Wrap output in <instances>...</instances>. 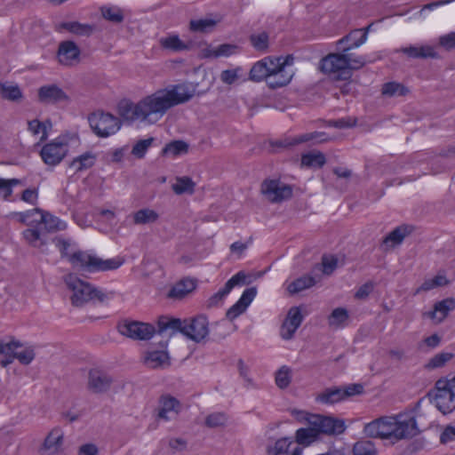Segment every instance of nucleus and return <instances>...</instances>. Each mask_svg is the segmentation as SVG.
Returning a JSON list of instances; mask_svg holds the SVG:
<instances>
[{"label": "nucleus", "mask_w": 455, "mask_h": 455, "mask_svg": "<svg viewBox=\"0 0 455 455\" xmlns=\"http://www.w3.org/2000/svg\"><path fill=\"white\" fill-rule=\"evenodd\" d=\"M419 430L415 417L399 414L395 417H380L363 427V433L370 438L389 439L394 442L416 436Z\"/></svg>", "instance_id": "1"}, {"label": "nucleus", "mask_w": 455, "mask_h": 455, "mask_svg": "<svg viewBox=\"0 0 455 455\" xmlns=\"http://www.w3.org/2000/svg\"><path fill=\"white\" fill-rule=\"evenodd\" d=\"M194 91L182 84L175 85L171 90H160L139 101V109L142 114V121L151 122V116L162 117L168 109L190 100Z\"/></svg>", "instance_id": "2"}, {"label": "nucleus", "mask_w": 455, "mask_h": 455, "mask_svg": "<svg viewBox=\"0 0 455 455\" xmlns=\"http://www.w3.org/2000/svg\"><path fill=\"white\" fill-rule=\"evenodd\" d=\"M52 242L59 249L61 258H67L74 267H78L82 270L90 273L115 270L124 263V259L121 257L103 259L96 255L80 250L72 254H68V250L70 246V241L61 236H55Z\"/></svg>", "instance_id": "3"}, {"label": "nucleus", "mask_w": 455, "mask_h": 455, "mask_svg": "<svg viewBox=\"0 0 455 455\" xmlns=\"http://www.w3.org/2000/svg\"><path fill=\"white\" fill-rule=\"evenodd\" d=\"M365 63L366 60L362 56L355 57L349 52H341L330 53L323 58L319 68L334 81H347L352 76V70L361 68Z\"/></svg>", "instance_id": "4"}, {"label": "nucleus", "mask_w": 455, "mask_h": 455, "mask_svg": "<svg viewBox=\"0 0 455 455\" xmlns=\"http://www.w3.org/2000/svg\"><path fill=\"white\" fill-rule=\"evenodd\" d=\"M34 211L40 214L39 222L44 225V230H40L38 228H28L23 231V237L29 245L40 249L42 252H44V246L47 243L46 233L65 230L67 224L58 217L42 209L35 208Z\"/></svg>", "instance_id": "5"}, {"label": "nucleus", "mask_w": 455, "mask_h": 455, "mask_svg": "<svg viewBox=\"0 0 455 455\" xmlns=\"http://www.w3.org/2000/svg\"><path fill=\"white\" fill-rule=\"evenodd\" d=\"M64 282L68 288L73 292L70 299L72 304L76 307H81L92 300L103 302L108 299V293L81 280L75 274L65 275Z\"/></svg>", "instance_id": "6"}, {"label": "nucleus", "mask_w": 455, "mask_h": 455, "mask_svg": "<svg viewBox=\"0 0 455 455\" xmlns=\"http://www.w3.org/2000/svg\"><path fill=\"white\" fill-rule=\"evenodd\" d=\"M427 397L430 402L435 403L436 408L443 413L447 414L455 410V376L451 379L440 378L430 389Z\"/></svg>", "instance_id": "7"}, {"label": "nucleus", "mask_w": 455, "mask_h": 455, "mask_svg": "<svg viewBox=\"0 0 455 455\" xmlns=\"http://www.w3.org/2000/svg\"><path fill=\"white\" fill-rule=\"evenodd\" d=\"M88 121L91 129L100 138H107L116 133L122 125L119 118L103 111L90 114Z\"/></svg>", "instance_id": "8"}, {"label": "nucleus", "mask_w": 455, "mask_h": 455, "mask_svg": "<svg viewBox=\"0 0 455 455\" xmlns=\"http://www.w3.org/2000/svg\"><path fill=\"white\" fill-rule=\"evenodd\" d=\"M117 330L121 335L133 340H149L156 333L153 324L128 319L118 323Z\"/></svg>", "instance_id": "9"}, {"label": "nucleus", "mask_w": 455, "mask_h": 455, "mask_svg": "<svg viewBox=\"0 0 455 455\" xmlns=\"http://www.w3.org/2000/svg\"><path fill=\"white\" fill-rule=\"evenodd\" d=\"M261 193L271 203H281L292 196V188L279 180H265L261 183Z\"/></svg>", "instance_id": "10"}, {"label": "nucleus", "mask_w": 455, "mask_h": 455, "mask_svg": "<svg viewBox=\"0 0 455 455\" xmlns=\"http://www.w3.org/2000/svg\"><path fill=\"white\" fill-rule=\"evenodd\" d=\"M209 323L207 317L203 315L192 318L184 319L183 334L188 339L196 343L204 339L209 333Z\"/></svg>", "instance_id": "11"}, {"label": "nucleus", "mask_w": 455, "mask_h": 455, "mask_svg": "<svg viewBox=\"0 0 455 455\" xmlns=\"http://www.w3.org/2000/svg\"><path fill=\"white\" fill-rule=\"evenodd\" d=\"M68 153V143L56 139L43 146L40 156L45 164L55 166L64 159Z\"/></svg>", "instance_id": "12"}, {"label": "nucleus", "mask_w": 455, "mask_h": 455, "mask_svg": "<svg viewBox=\"0 0 455 455\" xmlns=\"http://www.w3.org/2000/svg\"><path fill=\"white\" fill-rule=\"evenodd\" d=\"M311 425L316 427L319 436L325 435H339L345 432V421L331 416H324L316 414Z\"/></svg>", "instance_id": "13"}, {"label": "nucleus", "mask_w": 455, "mask_h": 455, "mask_svg": "<svg viewBox=\"0 0 455 455\" xmlns=\"http://www.w3.org/2000/svg\"><path fill=\"white\" fill-rule=\"evenodd\" d=\"M113 377L100 368H92L88 372L87 388L93 394L108 392L112 384Z\"/></svg>", "instance_id": "14"}, {"label": "nucleus", "mask_w": 455, "mask_h": 455, "mask_svg": "<svg viewBox=\"0 0 455 455\" xmlns=\"http://www.w3.org/2000/svg\"><path fill=\"white\" fill-rule=\"evenodd\" d=\"M302 321L303 315L301 314L300 308L299 307H291L288 311L285 320L281 326V337L285 340L291 339L296 331L300 326Z\"/></svg>", "instance_id": "15"}, {"label": "nucleus", "mask_w": 455, "mask_h": 455, "mask_svg": "<svg viewBox=\"0 0 455 455\" xmlns=\"http://www.w3.org/2000/svg\"><path fill=\"white\" fill-rule=\"evenodd\" d=\"M81 51L73 41H62L59 44L58 60L61 65L73 66L79 61Z\"/></svg>", "instance_id": "16"}, {"label": "nucleus", "mask_w": 455, "mask_h": 455, "mask_svg": "<svg viewBox=\"0 0 455 455\" xmlns=\"http://www.w3.org/2000/svg\"><path fill=\"white\" fill-rule=\"evenodd\" d=\"M38 100L44 104H56L61 101H68V94L57 84H48L38 89Z\"/></svg>", "instance_id": "17"}, {"label": "nucleus", "mask_w": 455, "mask_h": 455, "mask_svg": "<svg viewBox=\"0 0 455 455\" xmlns=\"http://www.w3.org/2000/svg\"><path fill=\"white\" fill-rule=\"evenodd\" d=\"M257 294L256 287L247 288L242 294L241 298L236 303L229 307L226 313V317L229 321L235 320L240 315H242L249 305L251 303Z\"/></svg>", "instance_id": "18"}, {"label": "nucleus", "mask_w": 455, "mask_h": 455, "mask_svg": "<svg viewBox=\"0 0 455 455\" xmlns=\"http://www.w3.org/2000/svg\"><path fill=\"white\" fill-rule=\"evenodd\" d=\"M184 320L176 318L169 315H161L157 320V330L156 333L159 335L166 334L172 337L177 333L183 334Z\"/></svg>", "instance_id": "19"}, {"label": "nucleus", "mask_w": 455, "mask_h": 455, "mask_svg": "<svg viewBox=\"0 0 455 455\" xmlns=\"http://www.w3.org/2000/svg\"><path fill=\"white\" fill-rule=\"evenodd\" d=\"M302 447L295 444L290 437L278 439L274 446H268L267 452L268 455H301Z\"/></svg>", "instance_id": "20"}, {"label": "nucleus", "mask_w": 455, "mask_h": 455, "mask_svg": "<svg viewBox=\"0 0 455 455\" xmlns=\"http://www.w3.org/2000/svg\"><path fill=\"white\" fill-rule=\"evenodd\" d=\"M273 65V57L271 56L255 62L249 72V80L256 83L265 80L267 84V78L270 76Z\"/></svg>", "instance_id": "21"}, {"label": "nucleus", "mask_w": 455, "mask_h": 455, "mask_svg": "<svg viewBox=\"0 0 455 455\" xmlns=\"http://www.w3.org/2000/svg\"><path fill=\"white\" fill-rule=\"evenodd\" d=\"M409 59H439L438 52L431 45H409L396 50Z\"/></svg>", "instance_id": "22"}, {"label": "nucleus", "mask_w": 455, "mask_h": 455, "mask_svg": "<svg viewBox=\"0 0 455 455\" xmlns=\"http://www.w3.org/2000/svg\"><path fill=\"white\" fill-rule=\"evenodd\" d=\"M413 231V227L410 225H401L392 230L387 236L384 237L381 243V247L387 251L389 247L395 244H400L403 239L411 235Z\"/></svg>", "instance_id": "23"}, {"label": "nucleus", "mask_w": 455, "mask_h": 455, "mask_svg": "<svg viewBox=\"0 0 455 455\" xmlns=\"http://www.w3.org/2000/svg\"><path fill=\"white\" fill-rule=\"evenodd\" d=\"M292 76L293 73L283 68H279L278 66L274 64L270 76L267 78V85L273 90L284 87L290 84Z\"/></svg>", "instance_id": "24"}, {"label": "nucleus", "mask_w": 455, "mask_h": 455, "mask_svg": "<svg viewBox=\"0 0 455 455\" xmlns=\"http://www.w3.org/2000/svg\"><path fill=\"white\" fill-rule=\"evenodd\" d=\"M97 160V156L92 151L75 157L69 164L68 167L74 169L75 173L81 172L94 166Z\"/></svg>", "instance_id": "25"}, {"label": "nucleus", "mask_w": 455, "mask_h": 455, "mask_svg": "<svg viewBox=\"0 0 455 455\" xmlns=\"http://www.w3.org/2000/svg\"><path fill=\"white\" fill-rule=\"evenodd\" d=\"M320 438L316 427L307 425V427L299 428L295 434V444L299 446H308Z\"/></svg>", "instance_id": "26"}, {"label": "nucleus", "mask_w": 455, "mask_h": 455, "mask_svg": "<svg viewBox=\"0 0 455 455\" xmlns=\"http://www.w3.org/2000/svg\"><path fill=\"white\" fill-rule=\"evenodd\" d=\"M159 403L161 407L158 411L157 417L164 420H169V417L167 416L168 412L175 411L178 413L180 407V401L169 394L162 395L159 398Z\"/></svg>", "instance_id": "27"}, {"label": "nucleus", "mask_w": 455, "mask_h": 455, "mask_svg": "<svg viewBox=\"0 0 455 455\" xmlns=\"http://www.w3.org/2000/svg\"><path fill=\"white\" fill-rule=\"evenodd\" d=\"M196 287V283L193 279L184 278L172 287L168 292V297L172 299H182L194 291Z\"/></svg>", "instance_id": "28"}, {"label": "nucleus", "mask_w": 455, "mask_h": 455, "mask_svg": "<svg viewBox=\"0 0 455 455\" xmlns=\"http://www.w3.org/2000/svg\"><path fill=\"white\" fill-rule=\"evenodd\" d=\"M118 113L122 118L126 121L133 122L142 120L141 111L139 109V102L134 104L130 101H122L118 105Z\"/></svg>", "instance_id": "29"}, {"label": "nucleus", "mask_w": 455, "mask_h": 455, "mask_svg": "<svg viewBox=\"0 0 455 455\" xmlns=\"http://www.w3.org/2000/svg\"><path fill=\"white\" fill-rule=\"evenodd\" d=\"M315 400L320 403L333 404L345 399L341 387H334L325 388L322 393L317 395Z\"/></svg>", "instance_id": "30"}, {"label": "nucleus", "mask_w": 455, "mask_h": 455, "mask_svg": "<svg viewBox=\"0 0 455 455\" xmlns=\"http://www.w3.org/2000/svg\"><path fill=\"white\" fill-rule=\"evenodd\" d=\"M325 163V156L320 151H310L301 156V165L307 168H322Z\"/></svg>", "instance_id": "31"}, {"label": "nucleus", "mask_w": 455, "mask_h": 455, "mask_svg": "<svg viewBox=\"0 0 455 455\" xmlns=\"http://www.w3.org/2000/svg\"><path fill=\"white\" fill-rule=\"evenodd\" d=\"M361 29H354L337 42V47L340 52H347L354 48H357Z\"/></svg>", "instance_id": "32"}, {"label": "nucleus", "mask_w": 455, "mask_h": 455, "mask_svg": "<svg viewBox=\"0 0 455 455\" xmlns=\"http://www.w3.org/2000/svg\"><path fill=\"white\" fill-rule=\"evenodd\" d=\"M315 284V279L310 275L300 276L289 283L287 290L291 294H297Z\"/></svg>", "instance_id": "33"}, {"label": "nucleus", "mask_w": 455, "mask_h": 455, "mask_svg": "<svg viewBox=\"0 0 455 455\" xmlns=\"http://www.w3.org/2000/svg\"><path fill=\"white\" fill-rule=\"evenodd\" d=\"M455 357V355L451 352H441L431 357L425 364V369L428 371L443 368Z\"/></svg>", "instance_id": "34"}, {"label": "nucleus", "mask_w": 455, "mask_h": 455, "mask_svg": "<svg viewBox=\"0 0 455 455\" xmlns=\"http://www.w3.org/2000/svg\"><path fill=\"white\" fill-rule=\"evenodd\" d=\"M0 95L2 99L10 101H19L22 99L23 93L17 84H7L0 82Z\"/></svg>", "instance_id": "35"}, {"label": "nucleus", "mask_w": 455, "mask_h": 455, "mask_svg": "<svg viewBox=\"0 0 455 455\" xmlns=\"http://www.w3.org/2000/svg\"><path fill=\"white\" fill-rule=\"evenodd\" d=\"M158 218V213L148 208L140 209L133 213V222L136 225L154 223Z\"/></svg>", "instance_id": "36"}, {"label": "nucleus", "mask_w": 455, "mask_h": 455, "mask_svg": "<svg viewBox=\"0 0 455 455\" xmlns=\"http://www.w3.org/2000/svg\"><path fill=\"white\" fill-rule=\"evenodd\" d=\"M63 432L60 427H54L45 437L43 448L46 451L54 449L55 451L62 444Z\"/></svg>", "instance_id": "37"}, {"label": "nucleus", "mask_w": 455, "mask_h": 455, "mask_svg": "<svg viewBox=\"0 0 455 455\" xmlns=\"http://www.w3.org/2000/svg\"><path fill=\"white\" fill-rule=\"evenodd\" d=\"M455 308V299L447 298L441 301H438L434 306V310L428 313L430 318H435V314L438 312L442 315L441 319L447 316L450 311Z\"/></svg>", "instance_id": "38"}, {"label": "nucleus", "mask_w": 455, "mask_h": 455, "mask_svg": "<svg viewBox=\"0 0 455 455\" xmlns=\"http://www.w3.org/2000/svg\"><path fill=\"white\" fill-rule=\"evenodd\" d=\"M160 44L164 49L172 50L173 52H181L189 49V46L181 41L177 35L161 38Z\"/></svg>", "instance_id": "39"}, {"label": "nucleus", "mask_w": 455, "mask_h": 455, "mask_svg": "<svg viewBox=\"0 0 455 455\" xmlns=\"http://www.w3.org/2000/svg\"><path fill=\"white\" fill-rule=\"evenodd\" d=\"M188 151V144L183 140H172L166 144L162 149V156L172 155L177 156L187 154Z\"/></svg>", "instance_id": "40"}, {"label": "nucleus", "mask_w": 455, "mask_h": 455, "mask_svg": "<svg viewBox=\"0 0 455 455\" xmlns=\"http://www.w3.org/2000/svg\"><path fill=\"white\" fill-rule=\"evenodd\" d=\"M168 358V354L165 351H152L148 352L145 358V363L148 367L156 369L162 367L167 362Z\"/></svg>", "instance_id": "41"}, {"label": "nucleus", "mask_w": 455, "mask_h": 455, "mask_svg": "<svg viewBox=\"0 0 455 455\" xmlns=\"http://www.w3.org/2000/svg\"><path fill=\"white\" fill-rule=\"evenodd\" d=\"M353 455H378V451L373 442L359 440L353 446Z\"/></svg>", "instance_id": "42"}, {"label": "nucleus", "mask_w": 455, "mask_h": 455, "mask_svg": "<svg viewBox=\"0 0 455 455\" xmlns=\"http://www.w3.org/2000/svg\"><path fill=\"white\" fill-rule=\"evenodd\" d=\"M195 185V182L189 177L184 176L177 179V182L172 185V190L177 195L193 194Z\"/></svg>", "instance_id": "43"}, {"label": "nucleus", "mask_w": 455, "mask_h": 455, "mask_svg": "<svg viewBox=\"0 0 455 455\" xmlns=\"http://www.w3.org/2000/svg\"><path fill=\"white\" fill-rule=\"evenodd\" d=\"M349 315L346 308L337 307L331 313L328 322L330 326L341 327L347 321Z\"/></svg>", "instance_id": "44"}, {"label": "nucleus", "mask_w": 455, "mask_h": 455, "mask_svg": "<svg viewBox=\"0 0 455 455\" xmlns=\"http://www.w3.org/2000/svg\"><path fill=\"white\" fill-rule=\"evenodd\" d=\"M381 92L382 94L387 96H404L409 92V90L407 87L399 83L388 82L384 84Z\"/></svg>", "instance_id": "45"}, {"label": "nucleus", "mask_w": 455, "mask_h": 455, "mask_svg": "<svg viewBox=\"0 0 455 455\" xmlns=\"http://www.w3.org/2000/svg\"><path fill=\"white\" fill-rule=\"evenodd\" d=\"M291 380V371L289 367L283 365L275 373V384L281 388H286Z\"/></svg>", "instance_id": "46"}, {"label": "nucleus", "mask_w": 455, "mask_h": 455, "mask_svg": "<svg viewBox=\"0 0 455 455\" xmlns=\"http://www.w3.org/2000/svg\"><path fill=\"white\" fill-rule=\"evenodd\" d=\"M228 421V417L224 412H213L209 414L204 420L207 427L214 428L223 427Z\"/></svg>", "instance_id": "47"}, {"label": "nucleus", "mask_w": 455, "mask_h": 455, "mask_svg": "<svg viewBox=\"0 0 455 455\" xmlns=\"http://www.w3.org/2000/svg\"><path fill=\"white\" fill-rule=\"evenodd\" d=\"M13 356H15V359H17L21 364L28 365L35 359L36 353L32 347H27L20 352L13 349Z\"/></svg>", "instance_id": "48"}, {"label": "nucleus", "mask_w": 455, "mask_h": 455, "mask_svg": "<svg viewBox=\"0 0 455 455\" xmlns=\"http://www.w3.org/2000/svg\"><path fill=\"white\" fill-rule=\"evenodd\" d=\"M315 140L318 142H325L328 140L327 134L323 132H313L309 133L301 134L293 139V143H304Z\"/></svg>", "instance_id": "49"}, {"label": "nucleus", "mask_w": 455, "mask_h": 455, "mask_svg": "<svg viewBox=\"0 0 455 455\" xmlns=\"http://www.w3.org/2000/svg\"><path fill=\"white\" fill-rule=\"evenodd\" d=\"M243 68L236 67L233 69H226L220 73V80L222 83L231 85L235 84L242 76Z\"/></svg>", "instance_id": "50"}, {"label": "nucleus", "mask_w": 455, "mask_h": 455, "mask_svg": "<svg viewBox=\"0 0 455 455\" xmlns=\"http://www.w3.org/2000/svg\"><path fill=\"white\" fill-rule=\"evenodd\" d=\"M154 138L139 140L132 148V154L139 159L145 156L148 148L152 145Z\"/></svg>", "instance_id": "51"}, {"label": "nucleus", "mask_w": 455, "mask_h": 455, "mask_svg": "<svg viewBox=\"0 0 455 455\" xmlns=\"http://www.w3.org/2000/svg\"><path fill=\"white\" fill-rule=\"evenodd\" d=\"M250 41L252 46L258 51L264 52L268 48V35L266 32L251 35Z\"/></svg>", "instance_id": "52"}, {"label": "nucleus", "mask_w": 455, "mask_h": 455, "mask_svg": "<svg viewBox=\"0 0 455 455\" xmlns=\"http://www.w3.org/2000/svg\"><path fill=\"white\" fill-rule=\"evenodd\" d=\"M102 16L112 22L121 23L124 20L123 12L118 8L103 7L101 9Z\"/></svg>", "instance_id": "53"}, {"label": "nucleus", "mask_w": 455, "mask_h": 455, "mask_svg": "<svg viewBox=\"0 0 455 455\" xmlns=\"http://www.w3.org/2000/svg\"><path fill=\"white\" fill-rule=\"evenodd\" d=\"M28 129L34 135H37L42 132L41 140H45L48 137V133L45 127V123L40 122L38 119H34L28 122Z\"/></svg>", "instance_id": "54"}, {"label": "nucleus", "mask_w": 455, "mask_h": 455, "mask_svg": "<svg viewBox=\"0 0 455 455\" xmlns=\"http://www.w3.org/2000/svg\"><path fill=\"white\" fill-rule=\"evenodd\" d=\"M341 389L343 391L344 399L354 395H362L364 391L363 385L361 383L349 384L341 387Z\"/></svg>", "instance_id": "55"}, {"label": "nucleus", "mask_w": 455, "mask_h": 455, "mask_svg": "<svg viewBox=\"0 0 455 455\" xmlns=\"http://www.w3.org/2000/svg\"><path fill=\"white\" fill-rule=\"evenodd\" d=\"M238 49V46L232 44H222L219 45L215 49L214 58H219L221 56L228 57L232 54H234L236 50Z\"/></svg>", "instance_id": "56"}, {"label": "nucleus", "mask_w": 455, "mask_h": 455, "mask_svg": "<svg viewBox=\"0 0 455 455\" xmlns=\"http://www.w3.org/2000/svg\"><path fill=\"white\" fill-rule=\"evenodd\" d=\"M291 413L298 422L307 425H311V422L314 421L313 418L316 415L297 409L291 410Z\"/></svg>", "instance_id": "57"}, {"label": "nucleus", "mask_w": 455, "mask_h": 455, "mask_svg": "<svg viewBox=\"0 0 455 455\" xmlns=\"http://www.w3.org/2000/svg\"><path fill=\"white\" fill-rule=\"evenodd\" d=\"M215 21L212 20H191L189 28L192 31L204 32L207 28L213 27Z\"/></svg>", "instance_id": "58"}, {"label": "nucleus", "mask_w": 455, "mask_h": 455, "mask_svg": "<svg viewBox=\"0 0 455 455\" xmlns=\"http://www.w3.org/2000/svg\"><path fill=\"white\" fill-rule=\"evenodd\" d=\"M323 272L325 275H331L338 265V259L335 256L323 255L322 258Z\"/></svg>", "instance_id": "59"}, {"label": "nucleus", "mask_w": 455, "mask_h": 455, "mask_svg": "<svg viewBox=\"0 0 455 455\" xmlns=\"http://www.w3.org/2000/svg\"><path fill=\"white\" fill-rule=\"evenodd\" d=\"M229 292L230 291L227 290V287L224 285L222 289H220L218 292L214 293L208 299L207 307H212L218 306Z\"/></svg>", "instance_id": "60"}, {"label": "nucleus", "mask_w": 455, "mask_h": 455, "mask_svg": "<svg viewBox=\"0 0 455 455\" xmlns=\"http://www.w3.org/2000/svg\"><path fill=\"white\" fill-rule=\"evenodd\" d=\"M438 42L439 45L447 51L455 49V32L441 36Z\"/></svg>", "instance_id": "61"}, {"label": "nucleus", "mask_w": 455, "mask_h": 455, "mask_svg": "<svg viewBox=\"0 0 455 455\" xmlns=\"http://www.w3.org/2000/svg\"><path fill=\"white\" fill-rule=\"evenodd\" d=\"M246 275L243 271H239L235 275H233L226 283L225 286L227 290H231L238 284H242L245 283Z\"/></svg>", "instance_id": "62"}, {"label": "nucleus", "mask_w": 455, "mask_h": 455, "mask_svg": "<svg viewBox=\"0 0 455 455\" xmlns=\"http://www.w3.org/2000/svg\"><path fill=\"white\" fill-rule=\"evenodd\" d=\"M37 198L38 191L36 188H27L21 194V200L31 204H36Z\"/></svg>", "instance_id": "63"}, {"label": "nucleus", "mask_w": 455, "mask_h": 455, "mask_svg": "<svg viewBox=\"0 0 455 455\" xmlns=\"http://www.w3.org/2000/svg\"><path fill=\"white\" fill-rule=\"evenodd\" d=\"M455 440V427L447 426L440 435L441 443H448Z\"/></svg>", "instance_id": "64"}]
</instances>
